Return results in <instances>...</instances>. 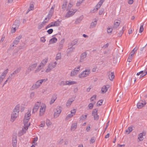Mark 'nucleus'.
<instances>
[{"instance_id": "obj_1", "label": "nucleus", "mask_w": 147, "mask_h": 147, "mask_svg": "<svg viewBox=\"0 0 147 147\" xmlns=\"http://www.w3.org/2000/svg\"><path fill=\"white\" fill-rule=\"evenodd\" d=\"M31 116L30 111H28L25 114L23 120L24 126L22 131L19 133V135L20 136L25 133L26 131L28 129V127L30 125V123L29 120Z\"/></svg>"}, {"instance_id": "obj_2", "label": "nucleus", "mask_w": 147, "mask_h": 147, "mask_svg": "<svg viewBox=\"0 0 147 147\" xmlns=\"http://www.w3.org/2000/svg\"><path fill=\"white\" fill-rule=\"evenodd\" d=\"M90 73L89 69H87L81 72L78 75V77L80 78H83L89 75Z\"/></svg>"}, {"instance_id": "obj_3", "label": "nucleus", "mask_w": 147, "mask_h": 147, "mask_svg": "<svg viewBox=\"0 0 147 147\" xmlns=\"http://www.w3.org/2000/svg\"><path fill=\"white\" fill-rule=\"evenodd\" d=\"M67 12L65 16L66 18H69L74 15L76 12L77 9L72 8L71 9H67Z\"/></svg>"}, {"instance_id": "obj_4", "label": "nucleus", "mask_w": 147, "mask_h": 147, "mask_svg": "<svg viewBox=\"0 0 147 147\" xmlns=\"http://www.w3.org/2000/svg\"><path fill=\"white\" fill-rule=\"evenodd\" d=\"M46 107L45 104L43 103H42L41 106L39 110V115L41 116L44 114L46 111Z\"/></svg>"}, {"instance_id": "obj_5", "label": "nucleus", "mask_w": 147, "mask_h": 147, "mask_svg": "<svg viewBox=\"0 0 147 147\" xmlns=\"http://www.w3.org/2000/svg\"><path fill=\"white\" fill-rule=\"evenodd\" d=\"M54 7H52L50 11L48 16L46 18L45 20L42 22V24L47 22L49 20L50 18L52 17L54 12Z\"/></svg>"}, {"instance_id": "obj_6", "label": "nucleus", "mask_w": 147, "mask_h": 147, "mask_svg": "<svg viewBox=\"0 0 147 147\" xmlns=\"http://www.w3.org/2000/svg\"><path fill=\"white\" fill-rule=\"evenodd\" d=\"M48 58L47 57H46L43 59L40 64V65L38 66L37 70L35 71L36 72H37V70H40L48 62Z\"/></svg>"}, {"instance_id": "obj_7", "label": "nucleus", "mask_w": 147, "mask_h": 147, "mask_svg": "<svg viewBox=\"0 0 147 147\" xmlns=\"http://www.w3.org/2000/svg\"><path fill=\"white\" fill-rule=\"evenodd\" d=\"M41 103L40 102H37L35 103L32 110V113H34L37 111L39 107L41 106Z\"/></svg>"}, {"instance_id": "obj_8", "label": "nucleus", "mask_w": 147, "mask_h": 147, "mask_svg": "<svg viewBox=\"0 0 147 147\" xmlns=\"http://www.w3.org/2000/svg\"><path fill=\"white\" fill-rule=\"evenodd\" d=\"M56 64L57 63L55 62H51L49 64L46 70V72H49L51 69L56 66Z\"/></svg>"}, {"instance_id": "obj_9", "label": "nucleus", "mask_w": 147, "mask_h": 147, "mask_svg": "<svg viewBox=\"0 0 147 147\" xmlns=\"http://www.w3.org/2000/svg\"><path fill=\"white\" fill-rule=\"evenodd\" d=\"M80 66H78L75 68L71 72L70 76H73L77 75L80 70Z\"/></svg>"}, {"instance_id": "obj_10", "label": "nucleus", "mask_w": 147, "mask_h": 147, "mask_svg": "<svg viewBox=\"0 0 147 147\" xmlns=\"http://www.w3.org/2000/svg\"><path fill=\"white\" fill-rule=\"evenodd\" d=\"M61 109L60 107H58L56 109L54 114V117L55 118H56L59 116L61 111Z\"/></svg>"}, {"instance_id": "obj_11", "label": "nucleus", "mask_w": 147, "mask_h": 147, "mask_svg": "<svg viewBox=\"0 0 147 147\" xmlns=\"http://www.w3.org/2000/svg\"><path fill=\"white\" fill-rule=\"evenodd\" d=\"M46 80L45 79H42L38 81L33 86V88H38L43 82H45Z\"/></svg>"}, {"instance_id": "obj_12", "label": "nucleus", "mask_w": 147, "mask_h": 147, "mask_svg": "<svg viewBox=\"0 0 147 147\" xmlns=\"http://www.w3.org/2000/svg\"><path fill=\"white\" fill-rule=\"evenodd\" d=\"M146 104V102L144 100L140 101L137 104V107L138 109H141L145 106Z\"/></svg>"}, {"instance_id": "obj_13", "label": "nucleus", "mask_w": 147, "mask_h": 147, "mask_svg": "<svg viewBox=\"0 0 147 147\" xmlns=\"http://www.w3.org/2000/svg\"><path fill=\"white\" fill-rule=\"evenodd\" d=\"M51 98L49 102L50 105L53 104L57 98V95L55 94H53L50 95Z\"/></svg>"}, {"instance_id": "obj_14", "label": "nucleus", "mask_w": 147, "mask_h": 147, "mask_svg": "<svg viewBox=\"0 0 147 147\" xmlns=\"http://www.w3.org/2000/svg\"><path fill=\"white\" fill-rule=\"evenodd\" d=\"M76 109H74L71 111L70 113L66 117L67 120L69 118H71L74 116L76 113Z\"/></svg>"}, {"instance_id": "obj_15", "label": "nucleus", "mask_w": 147, "mask_h": 147, "mask_svg": "<svg viewBox=\"0 0 147 147\" xmlns=\"http://www.w3.org/2000/svg\"><path fill=\"white\" fill-rule=\"evenodd\" d=\"M8 69H6L4 70V71L2 73L0 76V81H2L3 79L5 77L7 74L8 72Z\"/></svg>"}, {"instance_id": "obj_16", "label": "nucleus", "mask_w": 147, "mask_h": 147, "mask_svg": "<svg viewBox=\"0 0 147 147\" xmlns=\"http://www.w3.org/2000/svg\"><path fill=\"white\" fill-rule=\"evenodd\" d=\"M19 114L13 112L11 115L10 121L12 122H13L18 116Z\"/></svg>"}, {"instance_id": "obj_17", "label": "nucleus", "mask_w": 147, "mask_h": 147, "mask_svg": "<svg viewBox=\"0 0 147 147\" xmlns=\"http://www.w3.org/2000/svg\"><path fill=\"white\" fill-rule=\"evenodd\" d=\"M20 70V69H17L16 71H15L13 73L11 74L9 76L8 78L7 79V80L5 81V84H6L7 82L10 78H12L14 76V74H16L18 73Z\"/></svg>"}, {"instance_id": "obj_18", "label": "nucleus", "mask_w": 147, "mask_h": 147, "mask_svg": "<svg viewBox=\"0 0 147 147\" xmlns=\"http://www.w3.org/2000/svg\"><path fill=\"white\" fill-rule=\"evenodd\" d=\"M147 74V71H145V70L144 72L143 71H142L139 72L137 73L136 75L137 76H139L140 75V78L146 76Z\"/></svg>"}, {"instance_id": "obj_19", "label": "nucleus", "mask_w": 147, "mask_h": 147, "mask_svg": "<svg viewBox=\"0 0 147 147\" xmlns=\"http://www.w3.org/2000/svg\"><path fill=\"white\" fill-rule=\"evenodd\" d=\"M19 27V23L17 24H13V27L11 29V32L14 33Z\"/></svg>"}, {"instance_id": "obj_20", "label": "nucleus", "mask_w": 147, "mask_h": 147, "mask_svg": "<svg viewBox=\"0 0 147 147\" xmlns=\"http://www.w3.org/2000/svg\"><path fill=\"white\" fill-rule=\"evenodd\" d=\"M97 110L96 109L93 110L92 112V115L94 116L95 120H97L98 119V116L97 115Z\"/></svg>"}, {"instance_id": "obj_21", "label": "nucleus", "mask_w": 147, "mask_h": 147, "mask_svg": "<svg viewBox=\"0 0 147 147\" xmlns=\"http://www.w3.org/2000/svg\"><path fill=\"white\" fill-rule=\"evenodd\" d=\"M146 133L145 132H143L142 133L139 134L138 135V139L140 141H142L144 139L143 136H145Z\"/></svg>"}, {"instance_id": "obj_22", "label": "nucleus", "mask_w": 147, "mask_h": 147, "mask_svg": "<svg viewBox=\"0 0 147 147\" xmlns=\"http://www.w3.org/2000/svg\"><path fill=\"white\" fill-rule=\"evenodd\" d=\"M74 4L75 2L74 1H70L68 4L67 9H71Z\"/></svg>"}, {"instance_id": "obj_23", "label": "nucleus", "mask_w": 147, "mask_h": 147, "mask_svg": "<svg viewBox=\"0 0 147 147\" xmlns=\"http://www.w3.org/2000/svg\"><path fill=\"white\" fill-rule=\"evenodd\" d=\"M37 65V63H34L30 66L28 69V71H30L33 70L36 67Z\"/></svg>"}, {"instance_id": "obj_24", "label": "nucleus", "mask_w": 147, "mask_h": 147, "mask_svg": "<svg viewBox=\"0 0 147 147\" xmlns=\"http://www.w3.org/2000/svg\"><path fill=\"white\" fill-rule=\"evenodd\" d=\"M12 145L13 147H17V141L16 137L13 138Z\"/></svg>"}, {"instance_id": "obj_25", "label": "nucleus", "mask_w": 147, "mask_h": 147, "mask_svg": "<svg viewBox=\"0 0 147 147\" xmlns=\"http://www.w3.org/2000/svg\"><path fill=\"white\" fill-rule=\"evenodd\" d=\"M109 86L108 85H105L102 86V88L101 91L103 93L106 92L107 90L109 88Z\"/></svg>"}, {"instance_id": "obj_26", "label": "nucleus", "mask_w": 147, "mask_h": 147, "mask_svg": "<svg viewBox=\"0 0 147 147\" xmlns=\"http://www.w3.org/2000/svg\"><path fill=\"white\" fill-rule=\"evenodd\" d=\"M66 85H71L75 84H76V82L73 80H67L66 81Z\"/></svg>"}, {"instance_id": "obj_27", "label": "nucleus", "mask_w": 147, "mask_h": 147, "mask_svg": "<svg viewBox=\"0 0 147 147\" xmlns=\"http://www.w3.org/2000/svg\"><path fill=\"white\" fill-rule=\"evenodd\" d=\"M20 104L17 105L15 107V108L13 109V112L19 114V112L20 108Z\"/></svg>"}, {"instance_id": "obj_28", "label": "nucleus", "mask_w": 147, "mask_h": 147, "mask_svg": "<svg viewBox=\"0 0 147 147\" xmlns=\"http://www.w3.org/2000/svg\"><path fill=\"white\" fill-rule=\"evenodd\" d=\"M109 78L110 80H112L114 78V73L113 72H109Z\"/></svg>"}, {"instance_id": "obj_29", "label": "nucleus", "mask_w": 147, "mask_h": 147, "mask_svg": "<svg viewBox=\"0 0 147 147\" xmlns=\"http://www.w3.org/2000/svg\"><path fill=\"white\" fill-rule=\"evenodd\" d=\"M57 38L55 37H53L51 38L49 41V43L50 44H53L57 42Z\"/></svg>"}, {"instance_id": "obj_30", "label": "nucleus", "mask_w": 147, "mask_h": 147, "mask_svg": "<svg viewBox=\"0 0 147 147\" xmlns=\"http://www.w3.org/2000/svg\"><path fill=\"white\" fill-rule=\"evenodd\" d=\"M133 130L132 127H129L128 128L126 129L125 131V133L126 134H129Z\"/></svg>"}, {"instance_id": "obj_31", "label": "nucleus", "mask_w": 147, "mask_h": 147, "mask_svg": "<svg viewBox=\"0 0 147 147\" xmlns=\"http://www.w3.org/2000/svg\"><path fill=\"white\" fill-rule=\"evenodd\" d=\"M77 123H76L73 124L71 128V131H74L76 129L77 127Z\"/></svg>"}, {"instance_id": "obj_32", "label": "nucleus", "mask_w": 147, "mask_h": 147, "mask_svg": "<svg viewBox=\"0 0 147 147\" xmlns=\"http://www.w3.org/2000/svg\"><path fill=\"white\" fill-rule=\"evenodd\" d=\"M120 21L119 20H115L114 23V26L115 27H118L120 24Z\"/></svg>"}, {"instance_id": "obj_33", "label": "nucleus", "mask_w": 147, "mask_h": 147, "mask_svg": "<svg viewBox=\"0 0 147 147\" xmlns=\"http://www.w3.org/2000/svg\"><path fill=\"white\" fill-rule=\"evenodd\" d=\"M74 100L73 99H69L66 103V106L67 107L69 106Z\"/></svg>"}, {"instance_id": "obj_34", "label": "nucleus", "mask_w": 147, "mask_h": 147, "mask_svg": "<svg viewBox=\"0 0 147 147\" xmlns=\"http://www.w3.org/2000/svg\"><path fill=\"white\" fill-rule=\"evenodd\" d=\"M46 124L48 127H50L52 125V123L49 119H47L46 121Z\"/></svg>"}, {"instance_id": "obj_35", "label": "nucleus", "mask_w": 147, "mask_h": 147, "mask_svg": "<svg viewBox=\"0 0 147 147\" xmlns=\"http://www.w3.org/2000/svg\"><path fill=\"white\" fill-rule=\"evenodd\" d=\"M67 5V2L66 1L64 2L62 5V8L63 9H65Z\"/></svg>"}, {"instance_id": "obj_36", "label": "nucleus", "mask_w": 147, "mask_h": 147, "mask_svg": "<svg viewBox=\"0 0 147 147\" xmlns=\"http://www.w3.org/2000/svg\"><path fill=\"white\" fill-rule=\"evenodd\" d=\"M38 140V138L37 137H35L33 139V141H32V145L35 146L37 145V141Z\"/></svg>"}, {"instance_id": "obj_37", "label": "nucleus", "mask_w": 147, "mask_h": 147, "mask_svg": "<svg viewBox=\"0 0 147 147\" xmlns=\"http://www.w3.org/2000/svg\"><path fill=\"white\" fill-rule=\"evenodd\" d=\"M137 50V48L136 47H135L131 51L130 56H131L133 57L134 55V54L135 52Z\"/></svg>"}, {"instance_id": "obj_38", "label": "nucleus", "mask_w": 147, "mask_h": 147, "mask_svg": "<svg viewBox=\"0 0 147 147\" xmlns=\"http://www.w3.org/2000/svg\"><path fill=\"white\" fill-rule=\"evenodd\" d=\"M97 21L96 20H94V22H92L90 24V26L91 28H93L97 24Z\"/></svg>"}, {"instance_id": "obj_39", "label": "nucleus", "mask_w": 147, "mask_h": 147, "mask_svg": "<svg viewBox=\"0 0 147 147\" xmlns=\"http://www.w3.org/2000/svg\"><path fill=\"white\" fill-rule=\"evenodd\" d=\"M60 22L59 20H57L55 22H53L54 26H59L60 24Z\"/></svg>"}, {"instance_id": "obj_40", "label": "nucleus", "mask_w": 147, "mask_h": 147, "mask_svg": "<svg viewBox=\"0 0 147 147\" xmlns=\"http://www.w3.org/2000/svg\"><path fill=\"white\" fill-rule=\"evenodd\" d=\"M54 26V25L53 22H52L49 24L48 25H47L46 27V28L47 29L48 28H49L51 27Z\"/></svg>"}, {"instance_id": "obj_41", "label": "nucleus", "mask_w": 147, "mask_h": 147, "mask_svg": "<svg viewBox=\"0 0 147 147\" xmlns=\"http://www.w3.org/2000/svg\"><path fill=\"white\" fill-rule=\"evenodd\" d=\"M61 58V55L60 53H58L56 55V59L58 60L60 59Z\"/></svg>"}, {"instance_id": "obj_42", "label": "nucleus", "mask_w": 147, "mask_h": 147, "mask_svg": "<svg viewBox=\"0 0 147 147\" xmlns=\"http://www.w3.org/2000/svg\"><path fill=\"white\" fill-rule=\"evenodd\" d=\"M45 122L44 121H42L41 122L40 124V125L39 126L40 127H43L45 126Z\"/></svg>"}, {"instance_id": "obj_43", "label": "nucleus", "mask_w": 147, "mask_h": 147, "mask_svg": "<svg viewBox=\"0 0 147 147\" xmlns=\"http://www.w3.org/2000/svg\"><path fill=\"white\" fill-rule=\"evenodd\" d=\"M87 54L86 53H83L81 55L80 57L82 59H83L86 57Z\"/></svg>"}, {"instance_id": "obj_44", "label": "nucleus", "mask_w": 147, "mask_h": 147, "mask_svg": "<svg viewBox=\"0 0 147 147\" xmlns=\"http://www.w3.org/2000/svg\"><path fill=\"white\" fill-rule=\"evenodd\" d=\"M144 30V24H142L141 25L139 30V32L141 33L143 32Z\"/></svg>"}, {"instance_id": "obj_45", "label": "nucleus", "mask_w": 147, "mask_h": 147, "mask_svg": "<svg viewBox=\"0 0 147 147\" xmlns=\"http://www.w3.org/2000/svg\"><path fill=\"white\" fill-rule=\"evenodd\" d=\"M87 117V115H83L80 118L81 119L84 120H85Z\"/></svg>"}, {"instance_id": "obj_46", "label": "nucleus", "mask_w": 147, "mask_h": 147, "mask_svg": "<svg viewBox=\"0 0 147 147\" xmlns=\"http://www.w3.org/2000/svg\"><path fill=\"white\" fill-rule=\"evenodd\" d=\"M113 29L112 28L108 27L107 28V32L108 33H111Z\"/></svg>"}, {"instance_id": "obj_47", "label": "nucleus", "mask_w": 147, "mask_h": 147, "mask_svg": "<svg viewBox=\"0 0 147 147\" xmlns=\"http://www.w3.org/2000/svg\"><path fill=\"white\" fill-rule=\"evenodd\" d=\"M46 40L45 37H42L40 38V41L44 43L46 41Z\"/></svg>"}, {"instance_id": "obj_48", "label": "nucleus", "mask_w": 147, "mask_h": 147, "mask_svg": "<svg viewBox=\"0 0 147 147\" xmlns=\"http://www.w3.org/2000/svg\"><path fill=\"white\" fill-rule=\"evenodd\" d=\"M96 96L95 95H94L90 98V100L92 101H93L96 100Z\"/></svg>"}, {"instance_id": "obj_49", "label": "nucleus", "mask_w": 147, "mask_h": 147, "mask_svg": "<svg viewBox=\"0 0 147 147\" xmlns=\"http://www.w3.org/2000/svg\"><path fill=\"white\" fill-rule=\"evenodd\" d=\"M34 6L33 4H32L30 5V7L28 9L29 11L32 10L34 9Z\"/></svg>"}, {"instance_id": "obj_50", "label": "nucleus", "mask_w": 147, "mask_h": 147, "mask_svg": "<svg viewBox=\"0 0 147 147\" xmlns=\"http://www.w3.org/2000/svg\"><path fill=\"white\" fill-rule=\"evenodd\" d=\"M102 102L103 100H100L97 102V105L98 106H100L102 105Z\"/></svg>"}, {"instance_id": "obj_51", "label": "nucleus", "mask_w": 147, "mask_h": 147, "mask_svg": "<svg viewBox=\"0 0 147 147\" xmlns=\"http://www.w3.org/2000/svg\"><path fill=\"white\" fill-rule=\"evenodd\" d=\"M132 58V57L131 56H129L127 59V61L128 62H130L131 61Z\"/></svg>"}, {"instance_id": "obj_52", "label": "nucleus", "mask_w": 147, "mask_h": 147, "mask_svg": "<svg viewBox=\"0 0 147 147\" xmlns=\"http://www.w3.org/2000/svg\"><path fill=\"white\" fill-rule=\"evenodd\" d=\"M53 31V30L52 29H50L48 30L47 31V32L49 34H51Z\"/></svg>"}, {"instance_id": "obj_53", "label": "nucleus", "mask_w": 147, "mask_h": 147, "mask_svg": "<svg viewBox=\"0 0 147 147\" xmlns=\"http://www.w3.org/2000/svg\"><path fill=\"white\" fill-rule=\"evenodd\" d=\"M98 10L97 9H96L95 7L93 9H91V11H90V12L92 13H94L96 11H97Z\"/></svg>"}, {"instance_id": "obj_54", "label": "nucleus", "mask_w": 147, "mask_h": 147, "mask_svg": "<svg viewBox=\"0 0 147 147\" xmlns=\"http://www.w3.org/2000/svg\"><path fill=\"white\" fill-rule=\"evenodd\" d=\"M66 81H62L60 83V84L61 85H66Z\"/></svg>"}, {"instance_id": "obj_55", "label": "nucleus", "mask_w": 147, "mask_h": 147, "mask_svg": "<svg viewBox=\"0 0 147 147\" xmlns=\"http://www.w3.org/2000/svg\"><path fill=\"white\" fill-rule=\"evenodd\" d=\"M93 107V105L92 103H90L88 105V107L90 109L92 108Z\"/></svg>"}, {"instance_id": "obj_56", "label": "nucleus", "mask_w": 147, "mask_h": 147, "mask_svg": "<svg viewBox=\"0 0 147 147\" xmlns=\"http://www.w3.org/2000/svg\"><path fill=\"white\" fill-rule=\"evenodd\" d=\"M133 30L131 28H130L128 30V34H131L133 32Z\"/></svg>"}, {"instance_id": "obj_57", "label": "nucleus", "mask_w": 147, "mask_h": 147, "mask_svg": "<svg viewBox=\"0 0 147 147\" xmlns=\"http://www.w3.org/2000/svg\"><path fill=\"white\" fill-rule=\"evenodd\" d=\"M103 3V1L102 0H101L98 3V5H99L100 6L102 5Z\"/></svg>"}, {"instance_id": "obj_58", "label": "nucleus", "mask_w": 147, "mask_h": 147, "mask_svg": "<svg viewBox=\"0 0 147 147\" xmlns=\"http://www.w3.org/2000/svg\"><path fill=\"white\" fill-rule=\"evenodd\" d=\"M134 2L133 0H129L128 1V3L130 4H132Z\"/></svg>"}, {"instance_id": "obj_59", "label": "nucleus", "mask_w": 147, "mask_h": 147, "mask_svg": "<svg viewBox=\"0 0 147 147\" xmlns=\"http://www.w3.org/2000/svg\"><path fill=\"white\" fill-rule=\"evenodd\" d=\"M90 126L87 127L86 128V130L87 131H90Z\"/></svg>"}, {"instance_id": "obj_60", "label": "nucleus", "mask_w": 147, "mask_h": 147, "mask_svg": "<svg viewBox=\"0 0 147 147\" xmlns=\"http://www.w3.org/2000/svg\"><path fill=\"white\" fill-rule=\"evenodd\" d=\"M100 7V6L98 5V4H97V5L96 6L95 8L97 9V10H98Z\"/></svg>"}, {"instance_id": "obj_61", "label": "nucleus", "mask_w": 147, "mask_h": 147, "mask_svg": "<svg viewBox=\"0 0 147 147\" xmlns=\"http://www.w3.org/2000/svg\"><path fill=\"white\" fill-rule=\"evenodd\" d=\"M65 39L64 38H63V39H62L61 42H60V43H61V44H63L64 42H65Z\"/></svg>"}, {"instance_id": "obj_62", "label": "nucleus", "mask_w": 147, "mask_h": 147, "mask_svg": "<svg viewBox=\"0 0 147 147\" xmlns=\"http://www.w3.org/2000/svg\"><path fill=\"white\" fill-rule=\"evenodd\" d=\"M125 146V145L124 144H123V145H120L118 144V147H124Z\"/></svg>"}, {"instance_id": "obj_63", "label": "nucleus", "mask_w": 147, "mask_h": 147, "mask_svg": "<svg viewBox=\"0 0 147 147\" xmlns=\"http://www.w3.org/2000/svg\"><path fill=\"white\" fill-rule=\"evenodd\" d=\"M4 38H5V37H2V38L1 39L0 42H2L3 41V40H4Z\"/></svg>"}, {"instance_id": "obj_64", "label": "nucleus", "mask_w": 147, "mask_h": 147, "mask_svg": "<svg viewBox=\"0 0 147 147\" xmlns=\"http://www.w3.org/2000/svg\"><path fill=\"white\" fill-rule=\"evenodd\" d=\"M109 133H108L105 137V138H107L109 137Z\"/></svg>"}]
</instances>
